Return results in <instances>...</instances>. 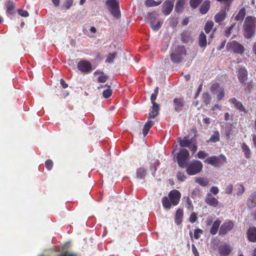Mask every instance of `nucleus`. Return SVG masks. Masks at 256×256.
Segmentation results:
<instances>
[{
  "label": "nucleus",
  "instance_id": "obj_1",
  "mask_svg": "<svg viewBox=\"0 0 256 256\" xmlns=\"http://www.w3.org/2000/svg\"><path fill=\"white\" fill-rule=\"evenodd\" d=\"M168 196L169 198L165 196L162 197V206L166 209H170L172 204L176 206L178 204L181 198V194L176 190H172L170 192Z\"/></svg>",
  "mask_w": 256,
  "mask_h": 256
},
{
  "label": "nucleus",
  "instance_id": "obj_2",
  "mask_svg": "<svg viewBox=\"0 0 256 256\" xmlns=\"http://www.w3.org/2000/svg\"><path fill=\"white\" fill-rule=\"evenodd\" d=\"M256 26V18L248 16L246 18L244 24V36L246 38H251L254 34Z\"/></svg>",
  "mask_w": 256,
  "mask_h": 256
},
{
  "label": "nucleus",
  "instance_id": "obj_3",
  "mask_svg": "<svg viewBox=\"0 0 256 256\" xmlns=\"http://www.w3.org/2000/svg\"><path fill=\"white\" fill-rule=\"evenodd\" d=\"M186 54V50L184 46H178L170 54V60L174 64H179L182 62L184 56Z\"/></svg>",
  "mask_w": 256,
  "mask_h": 256
},
{
  "label": "nucleus",
  "instance_id": "obj_4",
  "mask_svg": "<svg viewBox=\"0 0 256 256\" xmlns=\"http://www.w3.org/2000/svg\"><path fill=\"white\" fill-rule=\"evenodd\" d=\"M186 172L190 176L195 175L200 173L203 168L202 162L200 160H194L186 164Z\"/></svg>",
  "mask_w": 256,
  "mask_h": 256
},
{
  "label": "nucleus",
  "instance_id": "obj_5",
  "mask_svg": "<svg viewBox=\"0 0 256 256\" xmlns=\"http://www.w3.org/2000/svg\"><path fill=\"white\" fill-rule=\"evenodd\" d=\"M190 156L189 152L185 148H181L176 154V159L178 166L182 168L186 167Z\"/></svg>",
  "mask_w": 256,
  "mask_h": 256
},
{
  "label": "nucleus",
  "instance_id": "obj_6",
  "mask_svg": "<svg viewBox=\"0 0 256 256\" xmlns=\"http://www.w3.org/2000/svg\"><path fill=\"white\" fill-rule=\"evenodd\" d=\"M106 6L108 8L111 14L115 18H118L120 15L119 2L118 0H106Z\"/></svg>",
  "mask_w": 256,
  "mask_h": 256
},
{
  "label": "nucleus",
  "instance_id": "obj_7",
  "mask_svg": "<svg viewBox=\"0 0 256 256\" xmlns=\"http://www.w3.org/2000/svg\"><path fill=\"white\" fill-rule=\"evenodd\" d=\"M226 48L228 51L231 50L238 54H242L244 52V46L236 40L228 42Z\"/></svg>",
  "mask_w": 256,
  "mask_h": 256
},
{
  "label": "nucleus",
  "instance_id": "obj_8",
  "mask_svg": "<svg viewBox=\"0 0 256 256\" xmlns=\"http://www.w3.org/2000/svg\"><path fill=\"white\" fill-rule=\"evenodd\" d=\"M234 222L232 220L225 221L220 228L218 234L222 236H225L234 228Z\"/></svg>",
  "mask_w": 256,
  "mask_h": 256
},
{
  "label": "nucleus",
  "instance_id": "obj_9",
  "mask_svg": "<svg viewBox=\"0 0 256 256\" xmlns=\"http://www.w3.org/2000/svg\"><path fill=\"white\" fill-rule=\"evenodd\" d=\"M158 16V14L155 12L148 14V19L150 21L151 28L154 30H158L162 26V22L160 20H158L156 24H155Z\"/></svg>",
  "mask_w": 256,
  "mask_h": 256
},
{
  "label": "nucleus",
  "instance_id": "obj_10",
  "mask_svg": "<svg viewBox=\"0 0 256 256\" xmlns=\"http://www.w3.org/2000/svg\"><path fill=\"white\" fill-rule=\"evenodd\" d=\"M210 90L212 93L216 94L218 100H221L224 96V88L223 86L220 87L218 83L213 84L210 87Z\"/></svg>",
  "mask_w": 256,
  "mask_h": 256
},
{
  "label": "nucleus",
  "instance_id": "obj_11",
  "mask_svg": "<svg viewBox=\"0 0 256 256\" xmlns=\"http://www.w3.org/2000/svg\"><path fill=\"white\" fill-rule=\"evenodd\" d=\"M78 68L83 73H90L92 70L91 63L86 60H80L78 63Z\"/></svg>",
  "mask_w": 256,
  "mask_h": 256
},
{
  "label": "nucleus",
  "instance_id": "obj_12",
  "mask_svg": "<svg viewBox=\"0 0 256 256\" xmlns=\"http://www.w3.org/2000/svg\"><path fill=\"white\" fill-rule=\"evenodd\" d=\"M184 104L185 102L183 98H174L172 104L174 111L178 112H181L183 110Z\"/></svg>",
  "mask_w": 256,
  "mask_h": 256
},
{
  "label": "nucleus",
  "instance_id": "obj_13",
  "mask_svg": "<svg viewBox=\"0 0 256 256\" xmlns=\"http://www.w3.org/2000/svg\"><path fill=\"white\" fill-rule=\"evenodd\" d=\"M236 72L239 82L244 85H246L245 82L247 80L248 76L247 70L245 68H240L238 69Z\"/></svg>",
  "mask_w": 256,
  "mask_h": 256
},
{
  "label": "nucleus",
  "instance_id": "obj_14",
  "mask_svg": "<svg viewBox=\"0 0 256 256\" xmlns=\"http://www.w3.org/2000/svg\"><path fill=\"white\" fill-rule=\"evenodd\" d=\"M174 1L166 0L162 6V12L164 15H168L172 12L174 8Z\"/></svg>",
  "mask_w": 256,
  "mask_h": 256
},
{
  "label": "nucleus",
  "instance_id": "obj_15",
  "mask_svg": "<svg viewBox=\"0 0 256 256\" xmlns=\"http://www.w3.org/2000/svg\"><path fill=\"white\" fill-rule=\"evenodd\" d=\"M232 251V248L230 246L226 243H224L220 245L218 248V252L221 256H227Z\"/></svg>",
  "mask_w": 256,
  "mask_h": 256
},
{
  "label": "nucleus",
  "instance_id": "obj_16",
  "mask_svg": "<svg viewBox=\"0 0 256 256\" xmlns=\"http://www.w3.org/2000/svg\"><path fill=\"white\" fill-rule=\"evenodd\" d=\"M205 202L208 205L214 208H216L218 205V198L214 197L211 194L208 193L204 198Z\"/></svg>",
  "mask_w": 256,
  "mask_h": 256
},
{
  "label": "nucleus",
  "instance_id": "obj_17",
  "mask_svg": "<svg viewBox=\"0 0 256 256\" xmlns=\"http://www.w3.org/2000/svg\"><path fill=\"white\" fill-rule=\"evenodd\" d=\"M204 162L214 167H218L220 165L219 158L216 156H208L204 160Z\"/></svg>",
  "mask_w": 256,
  "mask_h": 256
},
{
  "label": "nucleus",
  "instance_id": "obj_18",
  "mask_svg": "<svg viewBox=\"0 0 256 256\" xmlns=\"http://www.w3.org/2000/svg\"><path fill=\"white\" fill-rule=\"evenodd\" d=\"M160 110V105L156 103L154 104L150 109L148 118H155L158 114Z\"/></svg>",
  "mask_w": 256,
  "mask_h": 256
},
{
  "label": "nucleus",
  "instance_id": "obj_19",
  "mask_svg": "<svg viewBox=\"0 0 256 256\" xmlns=\"http://www.w3.org/2000/svg\"><path fill=\"white\" fill-rule=\"evenodd\" d=\"M228 101L230 103L233 104L234 108L240 112H246V108L242 104L240 101L237 100L236 98H230Z\"/></svg>",
  "mask_w": 256,
  "mask_h": 256
},
{
  "label": "nucleus",
  "instance_id": "obj_20",
  "mask_svg": "<svg viewBox=\"0 0 256 256\" xmlns=\"http://www.w3.org/2000/svg\"><path fill=\"white\" fill-rule=\"evenodd\" d=\"M248 238L251 242H256V228L250 226L247 232Z\"/></svg>",
  "mask_w": 256,
  "mask_h": 256
},
{
  "label": "nucleus",
  "instance_id": "obj_21",
  "mask_svg": "<svg viewBox=\"0 0 256 256\" xmlns=\"http://www.w3.org/2000/svg\"><path fill=\"white\" fill-rule=\"evenodd\" d=\"M193 141V138L188 140L187 139L186 136L184 137V139H182L181 138H178V142H179V144L182 148H190V146L192 144Z\"/></svg>",
  "mask_w": 256,
  "mask_h": 256
},
{
  "label": "nucleus",
  "instance_id": "obj_22",
  "mask_svg": "<svg viewBox=\"0 0 256 256\" xmlns=\"http://www.w3.org/2000/svg\"><path fill=\"white\" fill-rule=\"evenodd\" d=\"M210 1L208 0H205L202 2L199 8L200 12L201 14H204L208 12L210 6Z\"/></svg>",
  "mask_w": 256,
  "mask_h": 256
},
{
  "label": "nucleus",
  "instance_id": "obj_23",
  "mask_svg": "<svg viewBox=\"0 0 256 256\" xmlns=\"http://www.w3.org/2000/svg\"><path fill=\"white\" fill-rule=\"evenodd\" d=\"M246 204L250 208H254L256 206V190L250 195Z\"/></svg>",
  "mask_w": 256,
  "mask_h": 256
},
{
  "label": "nucleus",
  "instance_id": "obj_24",
  "mask_svg": "<svg viewBox=\"0 0 256 256\" xmlns=\"http://www.w3.org/2000/svg\"><path fill=\"white\" fill-rule=\"evenodd\" d=\"M182 41L185 44L188 43L192 40L191 32L188 30H184L180 34Z\"/></svg>",
  "mask_w": 256,
  "mask_h": 256
},
{
  "label": "nucleus",
  "instance_id": "obj_25",
  "mask_svg": "<svg viewBox=\"0 0 256 256\" xmlns=\"http://www.w3.org/2000/svg\"><path fill=\"white\" fill-rule=\"evenodd\" d=\"M6 12L10 15H13L15 13V3L12 1H8L6 3Z\"/></svg>",
  "mask_w": 256,
  "mask_h": 256
},
{
  "label": "nucleus",
  "instance_id": "obj_26",
  "mask_svg": "<svg viewBox=\"0 0 256 256\" xmlns=\"http://www.w3.org/2000/svg\"><path fill=\"white\" fill-rule=\"evenodd\" d=\"M220 223L221 220L218 218L216 220L213 222L210 231L211 234L215 235L217 233L218 228L220 226Z\"/></svg>",
  "mask_w": 256,
  "mask_h": 256
},
{
  "label": "nucleus",
  "instance_id": "obj_27",
  "mask_svg": "<svg viewBox=\"0 0 256 256\" xmlns=\"http://www.w3.org/2000/svg\"><path fill=\"white\" fill-rule=\"evenodd\" d=\"M186 0H178L176 4L174 10L176 13L180 14L184 10Z\"/></svg>",
  "mask_w": 256,
  "mask_h": 256
},
{
  "label": "nucleus",
  "instance_id": "obj_28",
  "mask_svg": "<svg viewBox=\"0 0 256 256\" xmlns=\"http://www.w3.org/2000/svg\"><path fill=\"white\" fill-rule=\"evenodd\" d=\"M184 212L182 209L178 208L176 210L175 214L174 222L177 225H180L182 222Z\"/></svg>",
  "mask_w": 256,
  "mask_h": 256
},
{
  "label": "nucleus",
  "instance_id": "obj_29",
  "mask_svg": "<svg viewBox=\"0 0 256 256\" xmlns=\"http://www.w3.org/2000/svg\"><path fill=\"white\" fill-rule=\"evenodd\" d=\"M146 175V170L144 167L138 168L136 172V178L138 179L144 180Z\"/></svg>",
  "mask_w": 256,
  "mask_h": 256
},
{
  "label": "nucleus",
  "instance_id": "obj_30",
  "mask_svg": "<svg viewBox=\"0 0 256 256\" xmlns=\"http://www.w3.org/2000/svg\"><path fill=\"white\" fill-rule=\"evenodd\" d=\"M226 17L225 11H221L216 14L214 17V20L217 23H220L224 20Z\"/></svg>",
  "mask_w": 256,
  "mask_h": 256
},
{
  "label": "nucleus",
  "instance_id": "obj_31",
  "mask_svg": "<svg viewBox=\"0 0 256 256\" xmlns=\"http://www.w3.org/2000/svg\"><path fill=\"white\" fill-rule=\"evenodd\" d=\"M198 44L200 48H204L206 46V36L203 32H201L199 35Z\"/></svg>",
  "mask_w": 256,
  "mask_h": 256
},
{
  "label": "nucleus",
  "instance_id": "obj_32",
  "mask_svg": "<svg viewBox=\"0 0 256 256\" xmlns=\"http://www.w3.org/2000/svg\"><path fill=\"white\" fill-rule=\"evenodd\" d=\"M153 124V122L152 120H148L146 123L142 130V134L144 136L147 135L149 130L152 126Z\"/></svg>",
  "mask_w": 256,
  "mask_h": 256
},
{
  "label": "nucleus",
  "instance_id": "obj_33",
  "mask_svg": "<svg viewBox=\"0 0 256 256\" xmlns=\"http://www.w3.org/2000/svg\"><path fill=\"white\" fill-rule=\"evenodd\" d=\"M246 16V9L242 8L238 12L235 17V20L237 21H242Z\"/></svg>",
  "mask_w": 256,
  "mask_h": 256
},
{
  "label": "nucleus",
  "instance_id": "obj_34",
  "mask_svg": "<svg viewBox=\"0 0 256 256\" xmlns=\"http://www.w3.org/2000/svg\"><path fill=\"white\" fill-rule=\"evenodd\" d=\"M212 98L210 94L208 92H204L202 94V100L206 106H208Z\"/></svg>",
  "mask_w": 256,
  "mask_h": 256
},
{
  "label": "nucleus",
  "instance_id": "obj_35",
  "mask_svg": "<svg viewBox=\"0 0 256 256\" xmlns=\"http://www.w3.org/2000/svg\"><path fill=\"white\" fill-rule=\"evenodd\" d=\"M196 182L198 183L202 186H208L209 182L207 178H204L198 177L196 178Z\"/></svg>",
  "mask_w": 256,
  "mask_h": 256
},
{
  "label": "nucleus",
  "instance_id": "obj_36",
  "mask_svg": "<svg viewBox=\"0 0 256 256\" xmlns=\"http://www.w3.org/2000/svg\"><path fill=\"white\" fill-rule=\"evenodd\" d=\"M220 140V134L218 131H214V134L210 136V138L208 140V142H216Z\"/></svg>",
  "mask_w": 256,
  "mask_h": 256
},
{
  "label": "nucleus",
  "instance_id": "obj_37",
  "mask_svg": "<svg viewBox=\"0 0 256 256\" xmlns=\"http://www.w3.org/2000/svg\"><path fill=\"white\" fill-rule=\"evenodd\" d=\"M162 2V1L156 2L154 0H146L145 2V5L147 7H153L159 6Z\"/></svg>",
  "mask_w": 256,
  "mask_h": 256
},
{
  "label": "nucleus",
  "instance_id": "obj_38",
  "mask_svg": "<svg viewBox=\"0 0 256 256\" xmlns=\"http://www.w3.org/2000/svg\"><path fill=\"white\" fill-rule=\"evenodd\" d=\"M242 148L246 157L248 158H250V156L251 152L248 146L245 143H243L242 145Z\"/></svg>",
  "mask_w": 256,
  "mask_h": 256
},
{
  "label": "nucleus",
  "instance_id": "obj_39",
  "mask_svg": "<svg viewBox=\"0 0 256 256\" xmlns=\"http://www.w3.org/2000/svg\"><path fill=\"white\" fill-rule=\"evenodd\" d=\"M56 256H80L78 254L69 250H63L60 254Z\"/></svg>",
  "mask_w": 256,
  "mask_h": 256
},
{
  "label": "nucleus",
  "instance_id": "obj_40",
  "mask_svg": "<svg viewBox=\"0 0 256 256\" xmlns=\"http://www.w3.org/2000/svg\"><path fill=\"white\" fill-rule=\"evenodd\" d=\"M214 26V22L212 20H208L206 22L204 26V30L206 34H208Z\"/></svg>",
  "mask_w": 256,
  "mask_h": 256
},
{
  "label": "nucleus",
  "instance_id": "obj_41",
  "mask_svg": "<svg viewBox=\"0 0 256 256\" xmlns=\"http://www.w3.org/2000/svg\"><path fill=\"white\" fill-rule=\"evenodd\" d=\"M73 0H65L62 6V9L63 10H68L72 6Z\"/></svg>",
  "mask_w": 256,
  "mask_h": 256
},
{
  "label": "nucleus",
  "instance_id": "obj_42",
  "mask_svg": "<svg viewBox=\"0 0 256 256\" xmlns=\"http://www.w3.org/2000/svg\"><path fill=\"white\" fill-rule=\"evenodd\" d=\"M202 0H190V6L193 8H196L202 2Z\"/></svg>",
  "mask_w": 256,
  "mask_h": 256
},
{
  "label": "nucleus",
  "instance_id": "obj_43",
  "mask_svg": "<svg viewBox=\"0 0 256 256\" xmlns=\"http://www.w3.org/2000/svg\"><path fill=\"white\" fill-rule=\"evenodd\" d=\"M116 56V53L114 52L112 54L110 53L106 56V62L107 63H111L112 62L114 58Z\"/></svg>",
  "mask_w": 256,
  "mask_h": 256
},
{
  "label": "nucleus",
  "instance_id": "obj_44",
  "mask_svg": "<svg viewBox=\"0 0 256 256\" xmlns=\"http://www.w3.org/2000/svg\"><path fill=\"white\" fill-rule=\"evenodd\" d=\"M112 94V90L108 86V88L102 92V96L105 98H110Z\"/></svg>",
  "mask_w": 256,
  "mask_h": 256
},
{
  "label": "nucleus",
  "instance_id": "obj_45",
  "mask_svg": "<svg viewBox=\"0 0 256 256\" xmlns=\"http://www.w3.org/2000/svg\"><path fill=\"white\" fill-rule=\"evenodd\" d=\"M176 176L178 180L180 182H184L186 179V176L184 173L180 171L176 173Z\"/></svg>",
  "mask_w": 256,
  "mask_h": 256
},
{
  "label": "nucleus",
  "instance_id": "obj_46",
  "mask_svg": "<svg viewBox=\"0 0 256 256\" xmlns=\"http://www.w3.org/2000/svg\"><path fill=\"white\" fill-rule=\"evenodd\" d=\"M53 165V162L51 160H48L45 162L46 168L48 170H50L52 169Z\"/></svg>",
  "mask_w": 256,
  "mask_h": 256
},
{
  "label": "nucleus",
  "instance_id": "obj_47",
  "mask_svg": "<svg viewBox=\"0 0 256 256\" xmlns=\"http://www.w3.org/2000/svg\"><path fill=\"white\" fill-rule=\"evenodd\" d=\"M245 188L243 184H240L239 187L237 188L236 195L238 196H241L244 192Z\"/></svg>",
  "mask_w": 256,
  "mask_h": 256
},
{
  "label": "nucleus",
  "instance_id": "obj_48",
  "mask_svg": "<svg viewBox=\"0 0 256 256\" xmlns=\"http://www.w3.org/2000/svg\"><path fill=\"white\" fill-rule=\"evenodd\" d=\"M203 231L202 230L197 228L194 230V238L195 239L198 240L200 238V234H202Z\"/></svg>",
  "mask_w": 256,
  "mask_h": 256
},
{
  "label": "nucleus",
  "instance_id": "obj_49",
  "mask_svg": "<svg viewBox=\"0 0 256 256\" xmlns=\"http://www.w3.org/2000/svg\"><path fill=\"white\" fill-rule=\"evenodd\" d=\"M18 14L22 17H28L29 16V13L26 10H18Z\"/></svg>",
  "mask_w": 256,
  "mask_h": 256
},
{
  "label": "nucleus",
  "instance_id": "obj_50",
  "mask_svg": "<svg viewBox=\"0 0 256 256\" xmlns=\"http://www.w3.org/2000/svg\"><path fill=\"white\" fill-rule=\"evenodd\" d=\"M108 78V76L106 75H101L98 78V80L99 82L102 83L105 82Z\"/></svg>",
  "mask_w": 256,
  "mask_h": 256
},
{
  "label": "nucleus",
  "instance_id": "obj_51",
  "mask_svg": "<svg viewBox=\"0 0 256 256\" xmlns=\"http://www.w3.org/2000/svg\"><path fill=\"white\" fill-rule=\"evenodd\" d=\"M208 154L207 153H206L200 150L198 152L197 156L199 158L204 159L208 156Z\"/></svg>",
  "mask_w": 256,
  "mask_h": 256
},
{
  "label": "nucleus",
  "instance_id": "obj_52",
  "mask_svg": "<svg viewBox=\"0 0 256 256\" xmlns=\"http://www.w3.org/2000/svg\"><path fill=\"white\" fill-rule=\"evenodd\" d=\"M233 190V186L232 184H229L226 186V193L227 194H231Z\"/></svg>",
  "mask_w": 256,
  "mask_h": 256
},
{
  "label": "nucleus",
  "instance_id": "obj_53",
  "mask_svg": "<svg viewBox=\"0 0 256 256\" xmlns=\"http://www.w3.org/2000/svg\"><path fill=\"white\" fill-rule=\"evenodd\" d=\"M197 219L196 214L194 212H192L189 218V222L191 223L194 222Z\"/></svg>",
  "mask_w": 256,
  "mask_h": 256
},
{
  "label": "nucleus",
  "instance_id": "obj_54",
  "mask_svg": "<svg viewBox=\"0 0 256 256\" xmlns=\"http://www.w3.org/2000/svg\"><path fill=\"white\" fill-rule=\"evenodd\" d=\"M210 192L214 195L217 194L219 192L218 188L216 186H212L210 188Z\"/></svg>",
  "mask_w": 256,
  "mask_h": 256
},
{
  "label": "nucleus",
  "instance_id": "obj_55",
  "mask_svg": "<svg viewBox=\"0 0 256 256\" xmlns=\"http://www.w3.org/2000/svg\"><path fill=\"white\" fill-rule=\"evenodd\" d=\"M234 25H232V26H230V27H229L225 32V34H224V36L226 37H229L230 34H231V33H232V28H234Z\"/></svg>",
  "mask_w": 256,
  "mask_h": 256
},
{
  "label": "nucleus",
  "instance_id": "obj_56",
  "mask_svg": "<svg viewBox=\"0 0 256 256\" xmlns=\"http://www.w3.org/2000/svg\"><path fill=\"white\" fill-rule=\"evenodd\" d=\"M192 253L194 254V256H200L199 253L194 244H192Z\"/></svg>",
  "mask_w": 256,
  "mask_h": 256
},
{
  "label": "nucleus",
  "instance_id": "obj_57",
  "mask_svg": "<svg viewBox=\"0 0 256 256\" xmlns=\"http://www.w3.org/2000/svg\"><path fill=\"white\" fill-rule=\"evenodd\" d=\"M157 95L158 94H156L154 93H152L150 96V101L152 104L154 103H156L155 102V100H156V99L157 98Z\"/></svg>",
  "mask_w": 256,
  "mask_h": 256
},
{
  "label": "nucleus",
  "instance_id": "obj_58",
  "mask_svg": "<svg viewBox=\"0 0 256 256\" xmlns=\"http://www.w3.org/2000/svg\"><path fill=\"white\" fill-rule=\"evenodd\" d=\"M245 87V90L248 92H250L252 88V82L246 84V85H244Z\"/></svg>",
  "mask_w": 256,
  "mask_h": 256
},
{
  "label": "nucleus",
  "instance_id": "obj_59",
  "mask_svg": "<svg viewBox=\"0 0 256 256\" xmlns=\"http://www.w3.org/2000/svg\"><path fill=\"white\" fill-rule=\"evenodd\" d=\"M60 84L64 88H66L68 86V84L65 82L64 80L62 78H61L60 80Z\"/></svg>",
  "mask_w": 256,
  "mask_h": 256
},
{
  "label": "nucleus",
  "instance_id": "obj_60",
  "mask_svg": "<svg viewBox=\"0 0 256 256\" xmlns=\"http://www.w3.org/2000/svg\"><path fill=\"white\" fill-rule=\"evenodd\" d=\"M202 90V84L200 85L195 93L194 98H196Z\"/></svg>",
  "mask_w": 256,
  "mask_h": 256
},
{
  "label": "nucleus",
  "instance_id": "obj_61",
  "mask_svg": "<svg viewBox=\"0 0 256 256\" xmlns=\"http://www.w3.org/2000/svg\"><path fill=\"white\" fill-rule=\"evenodd\" d=\"M190 149L192 152V154H194L196 151L197 146H196V144H194L190 148Z\"/></svg>",
  "mask_w": 256,
  "mask_h": 256
},
{
  "label": "nucleus",
  "instance_id": "obj_62",
  "mask_svg": "<svg viewBox=\"0 0 256 256\" xmlns=\"http://www.w3.org/2000/svg\"><path fill=\"white\" fill-rule=\"evenodd\" d=\"M202 122L206 124H209L210 122V119L208 118H204Z\"/></svg>",
  "mask_w": 256,
  "mask_h": 256
},
{
  "label": "nucleus",
  "instance_id": "obj_63",
  "mask_svg": "<svg viewBox=\"0 0 256 256\" xmlns=\"http://www.w3.org/2000/svg\"><path fill=\"white\" fill-rule=\"evenodd\" d=\"M52 2L55 6H58L60 4V0H52Z\"/></svg>",
  "mask_w": 256,
  "mask_h": 256
},
{
  "label": "nucleus",
  "instance_id": "obj_64",
  "mask_svg": "<svg viewBox=\"0 0 256 256\" xmlns=\"http://www.w3.org/2000/svg\"><path fill=\"white\" fill-rule=\"evenodd\" d=\"M219 157L222 159L224 162H226V158L224 154H220Z\"/></svg>",
  "mask_w": 256,
  "mask_h": 256
}]
</instances>
